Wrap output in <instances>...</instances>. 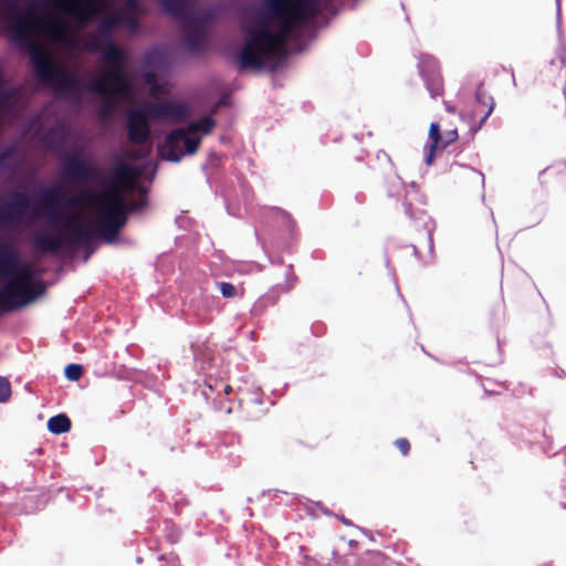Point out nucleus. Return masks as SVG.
Wrapping results in <instances>:
<instances>
[{"label":"nucleus","mask_w":566,"mask_h":566,"mask_svg":"<svg viewBox=\"0 0 566 566\" xmlns=\"http://www.w3.org/2000/svg\"><path fill=\"white\" fill-rule=\"evenodd\" d=\"M111 107H112V104H111V103H106L105 105H103V107H102V108H101V111H99V115H101L102 117L106 116V115L109 113Z\"/></svg>","instance_id":"cd10ccee"},{"label":"nucleus","mask_w":566,"mask_h":566,"mask_svg":"<svg viewBox=\"0 0 566 566\" xmlns=\"http://www.w3.org/2000/svg\"><path fill=\"white\" fill-rule=\"evenodd\" d=\"M476 101L480 105H482L483 107H486V111L484 112V115L483 117L481 118L480 120V125L484 124V122L486 120V118L491 115V113L493 112V108H494V101H493V97L488 95L486 92L484 91L483 88V85L480 84L478 90H476Z\"/></svg>","instance_id":"6ab92c4d"},{"label":"nucleus","mask_w":566,"mask_h":566,"mask_svg":"<svg viewBox=\"0 0 566 566\" xmlns=\"http://www.w3.org/2000/svg\"><path fill=\"white\" fill-rule=\"evenodd\" d=\"M395 446L398 448V450L401 452L402 455H408L410 451V442L406 438H399L395 441Z\"/></svg>","instance_id":"a878e982"},{"label":"nucleus","mask_w":566,"mask_h":566,"mask_svg":"<svg viewBox=\"0 0 566 566\" xmlns=\"http://www.w3.org/2000/svg\"><path fill=\"white\" fill-rule=\"evenodd\" d=\"M64 175L73 181H90L99 176L98 168L84 157L65 155L62 157Z\"/></svg>","instance_id":"0eeeda50"},{"label":"nucleus","mask_w":566,"mask_h":566,"mask_svg":"<svg viewBox=\"0 0 566 566\" xmlns=\"http://www.w3.org/2000/svg\"><path fill=\"white\" fill-rule=\"evenodd\" d=\"M112 169V177L107 187L98 195L82 192L75 197L66 198L54 188L45 189L40 195V207L45 212L46 219L52 224L63 221V231L57 235L48 233L35 234L32 239L35 250L42 253H55L63 247H86L93 238L94 231L91 226L78 223L77 216H66L63 207L75 208L93 202H103L113 214L123 213L122 193L132 192L140 176V171L133 165L123 161L119 156Z\"/></svg>","instance_id":"f03ea898"},{"label":"nucleus","mask_w":566,"mask_h":566,"mask_svg":"<svg viewBox=\"0 0 566 566\" xmlns=\"http://www.w3.org/2000/svg\"><path fill=\"white\" fill-rule=\"evenodd\" d=\"M21 265L20 255L9 243H0V279H10Z\"/></svg>","instance_id":"4468645a"},{"label":"nucleus","mask_w":566,"mask_h":566,"mask_svg":"<svg viewBox=\"0 0 566 566\" xmlns=\"http://www.w3.org/2000/svg\"><path fill=\"white\" fill-rule=\"evenodd\" d=\"M28 209L29 198L27 193L13 192L11 200L0 206V224L12 228L20 226Z\"/></svg>","instance_id":"6e6552de"},{"label":"nucleus","mask_w":566,"mask_h":566,"mask_svg":"<svg viewBox=\"0 0 566 566\" xmlns=\"http://www.w3.org/2000/svg\"><path fill=\"white\" fill-rule=\"evenodd\" d=\"M219 289L224 297H234L237 295V287L229 282H221L219 283Z\"/></svg>","instance_id":"393cba45"},{"label":"nucleus","mask_w":566,"mask_h":566,"mask_svg":"<svg viewBox=\"0 0 566 566\" xmlns=\"http://www.w3.org/2000/svg\"><path fill=\"white\" fill-rule=\"evenodd\" d=\"M44 293V283L29 284L10 277L0 289V310L4 313L17 311L32 304Z\"/></svg>","instance_id":"20e7f679"},{"label":"nucleus","mask_w":566,"mask_h":566,"mask_svg":"<svg viewBox=\"0 0 566 566\" xmlns=\"http://www.w3.org/2000/svg\"><path fill=\"white\" fill-rule=\"evenodd\" d=\"M71 426L72 422L70 418L64 413L53 416L48 421V429L54 434H62L70 431Z\"/></svg>","instance_id":"a211bd4d"},{"label":"nucleus","mask_w":566,"mask_h":566,"mask_svg":"<svg viewBox=\"0 0 566 566\" xmlns=\"http://www.w3.org/2000/svg\"><path fill=\"white\" fill-rule=\"evenodd\" d=\"M17 90L15 88H7L0 90V108L9 109L14 106L17 101Z\"/></svg>","instance_id":"4be33fe9"},{"label":"nucleus","mask_w":566,"mask_h":566,"mask_svg":"<svg viewBox=\"0 0 566 566\" xmlns=\"http://www.w3.org/2000/svg\"><path fill=\"white\" fill-rule=\"evenodd\" d=\"M268 20L244 30V45L237 62L241 70H260L266 61L284 55L289 36L318 13L315 0H265Z\"/></svg>","instance_id":"7ed1b4c3"},{"label":"nucleus","mask_w":566,"mask_h":566,"mask_svg":"<svg viewBox=\"0 0 566 566\" xmlns=\"http://www.w3.org/2000/svg\"><path fill=\"white\" fill-rule=\"evenodd\" d=\"M185 27L184 41L189 50L199 51L202 49L205 34L202 27L198 23V19L193 17Z\"/></svg>","instance_id":"dca6fc26"},{"label":"nucleus","mask_w":566,"mask_h":566,"mask_svg":"<svg viewBox=\"0 0 566 566\" xmlns=\"http://www.w3.org/2000/svg\"><path fill=\"white\" fill-rule=\"evenodd\" d=\"M11 396V384L6 377L0 376V402H6Z\"/></svg>","instance_id":"b1692460"},{"label":"nucleus","mask_w":566,"mask_h":566,"mask_svg":"<svg viewBox=\"0 0 566 566\" xmlns=\"http://www.w3.org/2000/svg\"><path fill=\"white\" fill-rule=\"evenodd\" d=\"M459 138L458 130L448 129L444 133H441V127L439 123H431L429 127V154L426 158V163L430 165L433 160L434 154L439 149H444Z\"/></svg>","instance_id":"ddd939ff"},{"label":"nucleus","mask_w":566,"mask_h":566,"mask_svg":"<svg viewBox=\"0 0 566 566\" xmlns=\"http://www.w3.org/2000/svg\"><path fill=\"white\" fill-rule=\"evenodd\" d=\"M146 205V200H142V201H133V206L136 207V211L140 210L144 206Z\"/></svg>","instance_id":"c85d7f7f"},{"label":"nucleus","mask_w":566,"mask_h":566,"mask_svg":"<svg viewBox=\"0 0 566 566\" xmlns=\"http://www.w3.org/2000/svg\"><path fill=\"white\" fill-rule=\"evenodd\" d=\"M160 2L164 10L181 23L193 20L195 14L190 9L191 0H160Z\"/></svg>","instance_id":"2eb2a0df"},{"label":"nucleus","mask_w":566,"mask_h":566,"mask_svg":"<svg viewBox=\"0 0 566 566\" xmlns=\"http://www.w3.org/2000/svg\"><path fill=\"white\" fill-rule=\"evenodd\" d=\"M12 279H15L21 282H25L29 284L35 283H44L40 279H35L33 275V270L30 264H22L18 268L17 272L13 274Z\"/></svg>","instance_id":"412c9836"},{"label":"nucleus","mask_w":566,"mask_h":566,"mask_svg":"<svg viewBox=\"0 0 566 566\" xmlns=\"http://www.w3.org/2000/svg\"><path fill=\"white\" fill-rule=\"evenodd\" d=\"M199 145V137H190L185 129L178 128L166 136L164 144L159 146V153L164 159L178 163L186 153H197Z\"/></svg>","instance_id":"39448f33"},{"label":"nucleus","mask_w":566,"mask_h":566,"mask_svg":"<svg viewBox=\"0 0 566 566\" xmlns=\"http://www.w3.org/2000/svg\"><path fill=\"white\" fill-rule=\"evenodd\" d=\"M6 19L11 39L20 45H29L31 48V61L36 75L42 82L52 85L56 95L78 104L82 101L84 91L107 97L124 96L130 92L129 76L124 67L125 52L111 39L107 40L104 48L101 46L98 39L92 40L90 49L103 53L106 69L97 80L86 83L76 74L55 64L48 53L34 43V39L41 29L51 39L55 41L62 40L65 32V23L63 21L50 19L42 23L35 17L32 6L20 12L17 8V0L7 2Z\"/></svg>","instance_id":"f257e3e1"},{"label":"nucleus","mask_w":566,"mask_h":566,"mask_svg":"<svg viewBox=\"0 0 566 566\" xmlns=\"http://www.w3.org/2000/svg\"><path fill=\"white\" fill-rule=\"evenodd\" d=\"M104 0H56L59 9L80 20L91 19L103 4Z\"/></svg>","instance_id":"f8f14e48"},{"label":"nucleus","mask_w":566,"mask_h":566,"mask_svg":"<svg viewBox=\"0 0 566 566\" xmlns=\"http://www.w3.org/2000/svg\"><path fill=\"white\" fill-rule=\"evenodd\" d=\"M296 281V276L292 274V282L289 284V287H292L294 285V282Z\"/></svg>","instance_id":"7c9ffc66"},{"label":"nucleus","mask_w":566,"mask_h":566,"mask_svg":"<svg viewBox=\"0 0 566 566\" xmlns=\"http://www.w3.org/2000/svg\"><path fill=\"white\" fill-rule=\"evenodd\" d=\"M216 126V120L210 116H202L199 120L190 122L187 126V134H196L201 133L203 135H208L212 132Z\"/></svg>","instance_id":"f3484780"},{"label":"nucleus","mask_w":566,"mask_h":566,"mask_svg":"<svg viewBox=\"0 0 566 566\" xmlns=\"http://www.w3.org/2000/svg\"><path fill=\"white\" fill-rule=\"evenodd\" d=\"M122 202L124 206L122 214H113L108 208H105L106 206L103 202H93V205L98 209V233L108 242L114 241L119 234L122 228L127 222L128 213L136 211V207L133 206V201L129 203L126 202L124 193H122Z\"/></svg>","instance_id":"423d86ee"},{"label":"nucleus","mask_w":566,"mask_h":566,"mask_svg":"<svg viewBox=\"0 0 566 566\" xmlns=\"http://www.w3.org/2000/svg\"><path fill=\"white\" fill-rule=\"evenodd\" d=\"M232 391V387L229 384L223 385V394L228 396Z\"/></svg>","instance_id":"c756f323"},{"label":"nucleus","mask_w":566,"mask_h":566,"mask_svg":"<svg viewBox=\"0 0 566 566\" xmlns=\"http://www.w3.org/2000/svg\"><path fill=\"white\" fill-rule=\"evenodd\" d=\"M147 111L149 117L154 119H170L174 123H182L190 115L187 105L171 101L150 103Z\"/></svg>","instance_id":"9d476101"},{"label":"nucleus","mask_w":566,"mask_h":566,"mask_svg":"<svg viewBox=\"0 0 566 566\" xmlns=\"http://www.w3.org/2000/svg\"><path fill=\"white\" fill-rule=\"evenodd\" d=\"M118 19L116 17H112L104 22V27L111 29L113 25L117 24Z\"/></svg>","instance_id":"bb28decb"},{"label":"nucleus","mask_w":566,"mask_h":566,"mask_svg":"<svg viewBox=\"0 0 566 566\" xmlns=\"http://www.w3.org/2000/svg\"><path fill=\"white\" fill-rule=\"evenodd\" d=\"M64 373H65V377L69 380L76 381L83 375V367L77 364H70L65 367Z\"/></svg>","instance_id":"5701e85b"},{"label":"nucleus","mask_w":566,"mask_h":566,"mask_svg":"<svg viewBox=\"0 0 566 566\" xmlns=\"http://www.w3.org/2000/svg\"><path fill=\"white\" fill-rule=\"evenodd\" d=\"M421 228L417 223L411 226V245L416 254H420L422 250L432 251L433 239H432V221L429 216L421 211L419 216Z\"/></svg>","instance_id":"9b49d317"},{"label":"nucleus","mask_w":566,"mask_h":566,"mask_svg":"<svg viewBox=\"0 0 566 566\" xmlns=\"http://www.w3.org/2000/svg\"><path fill=\"white\" fill-rule=\"evenodd\" d=\"M127 137L134 145H142L150 138L148 116L143 109H130L127 113Z\"/></svg>","instance_id":"1a4fd4ad"},{"label":"nucleus","mask_w":566,"mask_h":566,"mask_svg":"<svg viewBox=\"0 0 566 566\" xmlns=\"http://www.w3.org/2000/svg\"><path fill=\"white\" fill-rule=\"evenodd\" d=\"M427 87L433 98L443 94V80L439 72L426 75Z\"/></svg>","instance_id":"aec40b11"}]
</instances>
